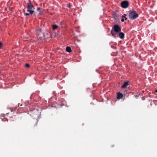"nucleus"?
I'll return each mask as SVG.
<instances>
[{
    "instance_id": "ddd939ff",
    "label": "nucleus",
    "mask_w": 157,
    "mask_h": 157,
    "mask_svg": "<svg viewBox=\"0 0 157 157\" xmlns=\"http://www.w3.org/2000/svg\"><path fill=\"white\" fill-rule=\"evenodd\" d=\"M121 21H122V22H123V21H124V19H122L121 20Z\"/></svg>"
},
{
    "instance_id": "1a4fd4ad",
    "label": "nucleus",
    "mask_w": 157,
    "mask_h": 157,
    "mask_svg": "<svg viewBox=\"0 0 157 157\" xmlns=\"http://www.w3.org/2000/svg\"><path fill=\"white\" fill-rule=\"evenodd\" d=\"M58 27V25H52V29L53 30L56 29Z\"/></svg>"
},
{
    "instance_id": "9b49d317",
    "label": "nucleus",
    "mask_w": 157,
    "mask_h": 157,
    "mask_svg": "<svg viewBox=\"0 0 157 157\" xmlns=\"http://www.w3.org/2000/svg\"><path fill=\"white\" fill-rule=\"evenodd\" d=\"M2 43L0 42V49H1L2 48Z\"/></svg>"
},
{
    "instance_id": "9d476101",
    "label": "nucleus",
    "mask_w": 157,
    "mask_h": 157,
    "mask_svg": "<svg viewBox=\"0 0 157 157\" xmlns=\"http://www.w3.org/2000/svg\"><path fill=\"white\" fill-rule=\"evenodd\" d=\"M126 14H124V16H122V17H123L124 18V19H125V20H126V19H127V18H126Z\"/></svg>"
},
{
    "instance_id": "423d86ee",
    "label": "nucleus",
    "mask_w": 157,
    "mask_h": 157,
    "mask_svg": "<svg viewBox=\"0 0 157 157\" xmlns=\"http://www.w3.org/2000/svg\"><path fill=\"white\" fill-rule=\"evenodd\" d=\"M124 36V34L123 33H121L119 34V36L121 39H123Z\"/></svg>"
},
{
    "instance_id": "0eeeda50",
    "label": "nucleus",
    "mask_w": 157,
    "mask_h": 157,
    "mask_svg": "<svg viewBox=\"0 0 157 157\" xmlns=\"http://www.w3.org/2000/svg\"><path fill=\"white\" fill-rule=\"evenodd\" d=\"M128 85V82H125L124 84L121 86L122 88H124L125 87L127 86Z\"/></svg>"
},
{
    "instance_id": "f03ea898",
    "label": "nucleus",
    "mask_w": 157,
    "mask_h": 157,
    "mask_svg": "<svg viewBox=\"0 0 157 157\" xmlns=\"http://www.w3.org/2000/svg\"><path fill=\"white\" fill-rule=\"evenodd\" d=\"M128 16L130 19L133 20L137 18L138 15L135 11H131L129 13Z\"/></svg>"
},
{
    "instance_id": "4468645a",
    "label": "nucleus",
    "mask_w": 157,
    "mask_h": 157,
    "mask_svg": "<svg viewBox=\"0 0 157 157\" xmlns=\"http://www.w3.org/2000/svg\"><path fill=\"white\" fill-rule=\"evenodd\" d=\"M68 6L69 7H70V5H68Z\"/></svg>"
},
{
    "instance_id": "f257e3e1",
    "label": "nucleus",
    "mask_w": 157,
    "mask_h": 157,
    "mask_svg": "<svg viewBox=\"0 0 157 157\" xmlns=\"http://www.w3.org/2000/svg\"><path fill=\"white\" fill-rule=\"evenodd\" d=\"M27 11L28 13L25 14L26 15H29V14H32L34 12V7L30 2L27 3Z\"/></svg>"
},
{
    "instance_id": "dca6fc26",
    "label": "nucleus",
    "mask_w": 157,
    "mask_h": 157,
    "mask_svg": "<svg viewBox=\"0 0 157 157\" xmlns=\"http://www.w3.org/2000/svg\"><path fill=\"white\" fill-rule=\"evenodd\" d=\"M39 10V9H37V10Z\"/></svg>"
},
{
    "instance_id": "6e6552de",
    "label": "nucleus",
    "mask_w": 157,
    "mask_h": 157,
    "mask_svg": "<svg viewBox=\"0 0 157 157\" xmlns=\"http://www.w3.org/2000/svg\"><path fill=\"white\" fill-rule=\"evenodd\" d=\"M66 50L67 52H71V48L69 47H67L66 48Z\"/></svg>"
},
{
    "instance_id": "39448f33",
    "label": "nucleus",
    "mask_w": 157,
    "mask_h": 157,
    "mask_svg": "<svg viewBox=\"0 0 157 157\" xmlns=\"http://www.w3.org/2000/svg\"><path fill=\"white\" fill-rule=\"evenodd\" d=\"M117 99H120L123 97V94L119 92L117 93Z\"/></svg>"
},
{
    "instance_id": "20e7f679",
    "label": "nucleus",
    "mask_w": 157,
    "mask_h": 157,
    "mask_svg": "<svg viewBox=\"0 0 157 157\" xmlns=\"http://www.w3.org/2000/svg\"><path fill=\"white\" fill-rule=\"evenodd\" d=\"M114 28L115 31L117 33L119 32L121 30V28L117 25H115Z\"/></svg>"
},
{
    "instance_id": "7ed1b4c3",
    "label": "nucleus",
    "mask_w": 157,
    "mask_h": 157,
    "mask_svg": "<svg viewBox=\"0 0 157 157\" xmlns=\"http://www.w3.org/2000/svg\"><path fill=\"white\" fill-rule=\"evenodd\" d=\"M128 6V3L126 1H124L121 3V6L123 8H127Z\"/></svg>"
},
{
    "instance_id": "2eb2a0df",
    "label": "nucleus",
    "mask_w": 157,
    "mask_h": 157,
    "mask_svg": "<svg viewBox=\"0 0 157 157\" xmlns=\"http://www.w3.org/2000/svg\"><path fill=\"white\" fill-rule=\"evenodd\" d=\"M156 92H157V90H156Z\"/></svg>"
},
{
    "instance_id": "f8f14e48",
    "label": "nucleus",
    "mask_w": 157,
    "mask_h": 157,
    "mask_svg": "<svg viewBox=\"0 0 157 157\" xmlns=\"http://www.w3.org/2000/svg\"><path fill=\"white\" fill-rule=\"evenodd\" d=\"M25 66L27 67H29V65L28 64H26L25 65Z\"/></svg>"
}]
</instances>
